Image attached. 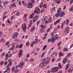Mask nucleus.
Listing matches in <instances>:
<instances>
[{"instance_id":"obj_47","label":"nucleus","mask_w":73,"mask_h":73,"mask_svg":"<svg viewBox=\"0 0 73 73\" xmlns=\"http://www.w3.org/2000/svg\"><path fill=\"white\" fill-rule=\"evenodd\" d=\"M12 64V62H10L9 64H8V65H11Z\"/></svg>"},{"instance_id":"obj_12","label":"nucleus","mask_w":73,"mask_h":73,"mask_svg":"<svg viewBox=\"0 0 73 73\" xmlns=\"http://www.w3.org/2000/svg\"><path fill=\"white\" fill-rule=\"evenodd\" d=\"M65 15V13H64V12L62 11V13L60 14V17H62L64 16V15Z\"/></svg>"},{"instance_id":"obj_25","label":"nucleus","mask_w":73,"mask_h":73,"mask_svg":"<svg viewBox=\"0 0 73 73\" xmlns=\"http://www.w3.org/2000/svg\"><path fill=\"white\" fill-rule=\"evenodd\" d=\"M54 38L56 40V39L57 40L58 39V37H57V35H55L54 37Z\"/></svg>"},{"instance_id":"obj_36","label":"nucleus","mask_w":73,"mask_h":73,"mask_svg":"<svg viewBox=\"0 0 73 73\" xmlns=\"http://www.w3.org/2000/svg\"><path fill=\"white\" fill-rule=\"evenodd\" d=\"M7 64H8V62L7 61H6L4 63V65H5V66L6 65H7Z\"/></svg>"},{"instance_id":"obj_6","label":"nucleus","mask_w":73,"mask_h":73,"mask_svg":"<svg viewBox=\"0 0 73 73\" xmlns=\"http://www.w3.org/2000/svg\"><path fill=\"white\" fill-rule=\"evenodd\" d=\"M28 7L29 8H32V3L30 2L28 5Z\"/></svg>"},{"instance_id":"obj_20","label":"nucleus","mask_w":73,"mask_h":73,"mask_svg":"<svg viewBox=\"0 0 73 73\" xmlns=\"http://www.w3.org/2000/svg\"><path fill=\"white\" fill-rule=\"evenodd\" d=\"M59 56H62L64 57V54H63V53H61V52H59Z\"/></svg>"},{"instance_id":"obj_59","label":"nucleus","mask_w":73,"mask_h":73,"mask_svg":"<svg viewBox=\"0 0 73 73\" xmlns=\"http://www.w3.org/2000/svg\"><path fill=\"white\" fill-rule=\"evenodd\" d=\"M12 69V70H15V68L14 67H13Z\"/></svg>"},{"instance_id":"obj_35","label":"nucleus","mask_w":73,"mask_h":73,"mask_svg":"<svg viewBox=\"0 0 73 73\" xmlns=\"http://www.w3.org/2000/svg\"><path fill=\"white\" fill-rule=\"evenodd\" d=\"M69 20L68 19H67L66 20V25H67V23H69Z\"/></svg>"},{"instance_id":"obj_40","label":"nucleus","mask_w":73,"mask_h":73,"mask_svg":"<svg viewBox=\"0 0 73 73\" xmlns=\"http://www.w3.org/2000/svg\"><path fill=\"white\" fill-rule=\"evenodd\" d=\"M5 53H3L1 55V56L2 57H3V56H5Z\"/></svg>"},{"instance_id":"obj_2","label":"nucleus","mask_w":73,"mask_h":73,"mask_svg":"<svg viewBox=\"0 0 73 73\" xmlns=\"http://www.w3.org/2000/svg\"><path fill=\"white\" fill-rule=\"evenodd\" d=\"M45 63L47 64H48L50 62V58H48L45 59V61H44Z\"/></svg>"},{"instance_id":"obj_14","label":"nucleus","mask_w":73,"mask_h":73,"mask_svg":"<svg viewBox=\"0 0 73 73\" xmlns=\"http://www.w3.org/2000/svg\"><path fill=\"white\" fill-rule=\"evenodd\" d=\"M45 64V62L44 61L43 62L41 63L39 65L40 66H43L44 65V64Z\"/></svg>"},{"instance_id":"obj_32","label":"nucleus","mask_w":73,"mask_h":73,"mask_svg":"<svg viewBox=\"0 0 73 73\" xmlns=\"http://www.w3.org/2000/svg\"><path fill=\"white\" fill-rule=\"evenodd\" d=\"M42 4H43V3L42 2L40 4V8H42Z\"/></svg>"},{"instance_id":"obj_24","label":"nucleus","mask_w":73,"mask_h":73,"mask_svg":"<svg viewBox=\"0 0 73 73\" xmlns=\"http://www.w3.org/2000/svg\"><path fill=\"white\" fill-rule=\"evenodd\" d=\"M35 26H33V28L31 29V32H33V31L35 30Z\"/></svg>"},{"instance_id":"obj_8","label":"nucleus","mask_w":73,"mask_h":73,"mask_svg":"<svg viewBox=\"0 0 73 73\" xmlns=\"http://www.w3.org/2000/svg\"><path fill=\"white\" fill-rule=\"evenodd\" d=\"M18 35V33H16L13 36V38H16L17 37V35Z\"/></svg>"},{"instance_id":"obj_30","label":"nucleus","mask_w":73,"mask_h":73,"mask_svg":"<svg viewBox=\"0 0 73 73\" xmlns=\"http://www.w3.org/2000/svg\"><path fill=\"white\" fill-rule=\"evenodd\" d=\"M15 46H13L11 47L10 48V50H13L14 49V48H15Z\"/></svg>"},{"instance_id":"obj_15","label":"nucleus","mask_w":73,"mask_h":73,"mask_svg":"<svg viewBox=\"0 0 73 73\" xmlns=\"http://www.w3.org/2000/svg\"><path fill=\"white\" fill-rule=\"evenodd\" d=\"M55 40H55L54 38H52V39H51V42H54Z\"/></svg>"},{"instance_id":"obj_27","label":"nucleus","mask_w":73,"mask_h":73,"mask_svg":"<svg viewBox=\"0 0 73 73\" xmlns=\"http://www.w3.org/2000/svg\"><path fill=\"white\" fill-rule=\"evenodd\" d=\"M32 53H33V54L34 53V54L35 55V56H36V55L37 54V52H35V51H34Z\"/></svg>"},{"instance_id":"obj_62","label":"nucleus","mask_w":73,"mask_h":73,"mask_svg":"<svg viewBox=\"0 0 73 73\" xmlns=\"http://www.w3.org/2000/svg\"><path fill=\"white\" fill-rule=\"evenodd\" d=\"M61 42H59V43H58L57 44L58 46H59V45H60V44H61Z\"/></svg>"},{"instance_id":"obj_53","label":"nucleus","mask_w":73,"mask_h":73,"mask_svg":"<svg viewBox=\"0 0 73 73\" xmlns=\"http://www.w3.org/2000/svg\"><path fill=\"white\" fill-rule=\"evenodd\" d=\"M8 62H11V61H12V59H9L8 60Z\"/></svg>"},{"instance_id":"obj_13","label":"nucleus","mask_w":73,"mask_h":73,"mask_svg":"<svg viewBox=\"0 0 73 73\" xmlns=\"http://www.w3.org/2000/svg\"><path fill=\"white\" fill-rule=\"evenodd\" d=\"M23 65H24V62H21L19 65V67L21 68V67L23 66Z\"/></svg>"},{"instance_id":"obj_56","label":"nucleus","mask_w":73,"mask_h":73,"mask_svg":"<svg viewBox=\"0 0 73 73\" xmlns=\"http://www.w3.org/2000/svg\"><path fill=\"white\" fill-rule=\"evenodd\" d=\"M40 27H42V28H44L45 27V26H44L42 25H40Z\"/></svg>"},{"instance_id":"obj_16","label":"nucleus","mask_w":73,"mask_h":73,"mask_svg":"<svg viewBox=\"0 0 73 73\" xmlns=\"http://www.w3.org/2000/svg\"><path fill=\"white\" fill-rule=\"evenodd\" d=\"M15 3H13L11 5L10 7V9H12L14 7H15Z\"/></svg>"},{"instance_id":"obj_22","label":"nucleus","mask_w":73,"mask_h":73,"mask_svg":"<svg viewBox=\"0 0 73 73\" xmlns=\"http://www.w3.org/2000/svg\"><path fill=\"white\" fill-rule=\"evenodd\" d=\"M43 20L45 21V20H46L48 19V17L47 16L44 17H43Z\"/></svg>"},{"instance_id":"obj_51","label":"nucleus","mask_w":73,"mask_h":73,"mask_svg":"<svg viewBox=\"0 0 73 73\" xmlns=\"http://www.w3.org/2000/svg\"><path fill=\"white\" fill-rule=\"evenodd\" d=\"M55 60H56V59H55V58H53L52 59V62H54V61H55Z\"/></svg>"},{"instance_id":"obj_34","label":"nucleus","mask_w":73,"mask_h":73,"mask_svg":"<svg viewBox=\"0 0 73 73\" xmlns=\"http://www.w3.org/2000/svg\"><path fill=\"white\" fill-rule=\"evenodd\" d=\"M54 68H53L51 70V72H55V70H54Z\"/></svg>"},{"instance_id":"obj_45","label":"nucleus","mask_w":73,"mask_h":73,"mask_svg":"<svg viewBox=\"0 0 73 73\" xmlns=\"http://www.w3.org/2000/svg\"><path fill=\"white\" fill-rule=\"evenodd\" d=\"M9 44V42H7L6 43V45L7 46V45H8Z\"/></svg>"},{"instance_id":"obj_48","label":"nucleus","mask_w":73,"mask_h":73,"mask_svg":"<svg viewBox=\"0 0 73 73\" xmlns=\"http://www.w3.org/2000/svg\"><path fill=\"white\" fill-rule=\"evenodd\" d=\"M23 44H21L20 45H19V44H17V46H23Z\"/></svg>"},{"instance_id":"obj_33","label":"nucleus","mask_w":73,"mask_h":73,"mask_svg":"<svg viewBox=\"0 0 73 73\" xmlns=\"http://www.w3.org/2000/svg\"><path fill=\"white\" fill-rule=\"evenodd\" d=\"M69 11H73V6L70 8L69 9Z\"/></svg>"},{"instance_id":"obj_52","label":"nucleus","mask_w":73,"mask_h":73,"mask_svg":"<svg viewBox=\"0 0 73 73\" xmlns=\"http://www.w3.org/2000/svg\"><path fill=\"white\" fill-rule=\"evenodd\" d=\"M44 12V9H42L41 10L40 12L41 13H42V12Z\"/></svg>"},{"instance_id":"obj_64","label":"nucleus","mask_w":73,"mask_h":73,"mask_svg":"<svg viewBox=\"0 0 73 73\" xmlns=\"http://www.w3.org/2000/svg\"><path fill=\"white\" fill-rule=\"evenodd\" d=\"M70 70L72 71H73V67H71L70 68Z\"/></svg>"},{"instance_id":"obj_61","label":"nucleus","mask_w":73,"mask_h":73,"mask_svg":"<svg viewBox=\"0 0 73 73\" xmlns=\"http://www.w3.org/2000/svg\"><path fill=\"white\" fill-rule=\"evenodd\" d=\"M6 17H7V16H4L3 17V20H5V18H6Z\"/></svg>"},{"instance_id":"obj_11","label":"nucleus","mask_w":73,"mask_h":73,"mask_svg":"<svg viewBox=\"0 0 73 73\" xmlns=\"http://www.w3.org/2000/svg\"><path fill=\"white\" fill-rule=\"evenodd\" d=\"M61 19H58L57 20V21L54 23V25H56L57 23H59L61 21Z\"/></svg>"},{"instance_id":"obj_49","label":"nucleus","mask_w":73,"mask_h":73,"mask_svg":"<svg viewBox=\"0 0 73 73\" xmlns=\"http://www.w3.org/2000/svg\"><path fill=\"white\" fill-rule=\"evenodd\" d=\"M25 61H26V62H28V58H26L25 59Z\"/></svg>"},{"instance_id":"obj_41","label":"nucleus","mask_w":73,"mask_h":73,"mask_svg":"<svg viewBox=\"0 0 73 73\" xmlns=\"http://www.w3.org/2000/svg\"><path fill=\"white\" fill-rule=\"evenodd\" d=\"M73 3V0H72L70 2V4H72Z\"/></svg>"},{"instance_id":"obj_17","label":"nucleus","mask_w":73,"mask_h":73,"mask_svg":"<svg viewBox=\"0 0 73 73\" xmlns=\"http://www.w3.org/2000/svg\"><path fill=\"white\" fill-rule=\"evenodd\" d=\"M65 30L66 31V33H68V32H69V28L68 27H66L65 29Z\"/></svg>"},{"instance_id":"obj_46","label":"nucleus","mask_w":73,"mask_h":73,"mask_svg":"<svg viewBox=\"0 0 73 73\" xmlns=\"http://www.w3.org/2000/svg\"><path fill=\"white\" fill-rule=\"evenodd\" d=\"M44 55H45V52H43L41 56V57H43V56H44Z\"/></svg>"},{"instance_id":"obj_9","label":"nucleus","mask_w":73,"mask_h":73,"mask_svg":"<svg viewBox=\"0 0 73 73\" xmlns=\"http://www.w3.org/2000/svg\"><path fill=\"white\" fill-rule=\"evenodd\" d=\"M38 16L36 15L35 17L33 19V22H35L37 19H38Z\"/></svg>"},{"instance_id":"obj_21","label":"nucleus","mask_w":73,"mask_h":73,"mask_svg":"<svg viewBox=\"0 0 73 73\" xmlns=\"http://www.w3.org/2000/svg\"><path fill=\"white\" fill-rule=\"evenodd\" d=\"M33 16H34V14H32L30 16V18L32 19L33 17Z\"/></svg>"},{"instance_id":"obj_54","label":"nucleus","mask_w":73,"mask_h":73,"mask_svg":"<svg viewBox=\"0 0 73 73\" xmlns=\"http://www.w3.org/2000/svg\"><path fill=\"white\" fill-rule=\"evenodd\" d=\"M4 63V62L3 61H2L0 63V64L1 65H3V64Z\"/></svg>"},{"instance_id":"obj_5","label":"nucleus","mask_w":73,"mask_h":73,"mask_svg":"<svg viewBox=\"0 0 73 73\" xmlns=\"http://www.w3.org/2000/svg\"><path fill=\"white\" fill-rule=\"evenodd\" d=\"M35 13H36L37 14H39L40 13V9H38L36 8L35 11H34Z\"/></svg>"},{"instance_id":"obj_4","label":"nucleus","mask_w":73,"mask_h":73,"mask_svg":"<svg viewBox=\"0 0 73 73\" xmlns=\"http://www.w3.org/2000/svg\"><path fill=\"white\" fill-rule=\"evenodd\" d=\"M36 41H34L33 42H31V46H33V44H36L37 43H38V40L37 39H36L35 40Z\"/></svg>"},{"instance_id":"obj_19","label":"nucleus","mask_w":73,"mask_h":73,"mask_svg":"<svg viewBox=\"0 0 73 73\" xmlns=\"http://www.w3.org/2000/svg\"><path fill=\"white\" fill-rule=\"evenodd\" d=\"M69 66H70V64H69L68 63L67 64L66 66V70L68 69V68H69Z\"/></svg>"},{"instance_id":"obj_28","label":"nucleus","mask_w":73,"mask_h":73,"mask_svg":"<svg viewBox=\"0 0 73 73\" xmlns=\"http://www.w3.org/2000/svg\"><path fill=\"white\" fill-rule=\"evenodd\" d=\"M68 49L66 48H64L63 49L64 52H66V51H68Z\"/></svg>"},{"instance_id":"obj_42","label":"nucleus","mask_w":73,"mask_h":73,"mask_svg":"<svg viewBox=\"0 0 73 73\" xmlns=\"http://www.w3.org/2000/svg\"><path fill=\"white\" fill-rule=\"evenodd\" d=\"M68 71L69 73H72V71L70 69L68 70Z\"/></svg>"},{"instance_id":"obj_60","label":"nucleus","mask_w":73,"mask_h":73,"mask_svg":"<svg viewBox=\"0 0 73 73\" xmlns=\"http://www.w3.org/2000/svg\"><path fill=\"white\" fill-rule=\"evenodd\" d=\"M13 18H14V16H12L11 17V19L12 20L13 19Z\"/></svg>"},{"instance_id":"obj_31","label":"nucleus","mask_w":73,"mask_h":73,"mask_svg":"<svg viewBox=\"0 0 73 73\" xmlns=\"http://www.w3.org/2000/svg\"><path fill=\"white\" fill-rule=\"evenodd\" d=\"M46 46H44L43 48V50H45V49L46 48Z\"/></svg>"},{"instance_id":"obj_18","label":"nucleus","mask_w":73,"mask_h":73,"mask_svg":"<svg viewBox=\"0 0 73 73\" xmlns=\"http://www.w3.org/2000/svg\"><path fill=\"white\" fill-rule=\"evenodd\" d=\"M55 70V72H57L58 70V67H55L54 68Z\"/></svg>"},{"instance_id":"obj_57","label":"nucleus","mask_w":73,"mask_h":73,"mask_svg":"<svg viewBox=\"0 0 73 73\" xmlns=\"http://www.w3.org/2000/svg\"><path fill=\"white\" fill-rule=\"evenodd\" d=\"M60 15H58V13H56L55 15V16L56 17H58V16H59Z\"/></svg>"},{"instance_id":"obj_39","label":"nucleus","mask_w":73,"mask_h":73,"mask_svg":"<svg viewBox=\"0 0 73 73\" xmlns=\"http://www.w3.org/2000/svg\"><path fill=\"white\" fill-rule=\"evenodd\" d=\"M29 42H27L26 43V46H29Z\"/></svg>"},{"instance_id":"obj_37","label":"nucleus","mask_w":73,"mask_h":73,"mask_svg":"<svg viewBox=\"0 0 73 73\" xmlns=\"http://www.w3.org/2000/svg\"><path fill=\"white\" fill-rule=\"evenodd\" d=\"M46 4H44L43 5V8H46Z\"/></svg>"},{"instance_id":"obj_63","label":"nucleus","mask_w":73,"mask_h":73,"mask_svg":"<svg viewBox=\"0 0 73 73\" xmlns=\"http://www.w3.org/2000/svg\"><path fill=\"white\" fill-rule=\"evenodd\" d=\"M63 27H64V24L62 23L61 28H63Z\"/></svg>"},{"instance_id":"obj_29","label":"nucleus","mask_w":73,"mask_h":73,"mask_svg":"<svg viewBox=\"0 0 73 73\" xmlns=\"http://www.w3.org/2000/svg\"><path fill=\"white\" fill-rule=\"evenodd\" d=\"M51 35L52 37H54V33L52 32L51 33Z\"/></svg>"},{"instance_id":"obj_38","label":"nucleus","mask_w":73,"mask_h":73,"mask_svg":"<svg viewBox=\"0 0 73 73\" xmlns=\"http://www.w3.org/2000/svg\"><path fill=\"white\" fill-rule=\"evenodd\" d=\"M16 15L17 16H19V15H20V12H18L16 14Z\"/></svg>"},{"instance_id":"obj_23","label":"nucleus","mask_w":73,"mask_h":73,"mask_svg":"<svg viewBox=\"0 0 73 73\" xmlns=\"http://www.w3.org/2000/svg\"><path fill=\"white\" fill-rule=\"evenodd\" d=\"M58 68L60 69H61L62 68V66H61V63H59L58 64Z\"/></svg>"},{"instance_id":"obj_3","label":"nucleus","mask_w":73,"mask_h":73,"mask_svg":"<svg viewBox=\"0 0 73 73\" xmlns=\"http://www.w3.org/2000/svg\"><path fill=\"white\" fill-rule=\"evenodd\" d=\"M22 29L23 31H24V32H25V30H26V29H27V27H26V25L24 24V25H23L22 26Z\"/></svg>"},{"instance_id":"obj_55","label":"nucleus","mask_w":73,"mask_h":73,"mask_svg":"<svg viewBox=\"0 0 73 73\" xmlns=\"http://www.w3.org/2000/svg\"><path fill=\"white\" fill-rule=\"evenodd\" d=\"M0 41L1 42H3L4 41V39H1Z\"/></svg>"},{"instance_id":"obj_44","label":"nucleus","mask_w":73,"mask_h":73,"mask_svg":"<svg viewBox=\"0 0 73 73\" xmlns=\"http://www.w3.org/2000/svg\"><path fill=\"white\" fill-rule=\"evenodd\" d=\"M31 24H29L28 25V28H30V27H31Z\"/></svg>"},{"instance_id":"obj_43","label":"nucleus","mask_w":73,"mask_h":73,"mask_svg":"<svg viewBox=\"0 0 73 73\" xmlns=\"http://www.w3.org/2000/svg\"><path fill=\"white\" fill-rule=\"evenodd\" d=\"M48 23H51V22H52V19H49L48 20Z\"/></svg>"},{"instance_id":"obj_58","label":"nucleus","mask_w":73,"mask_h":73,"mask_svg":"<svg viewBox=\"0 0 73 73\" xmlns=\"http://www.w3.org/2000/svg\"><path fill=\"white\" fill-rule=\"evenodd\" d=\"M49 31H50V29H48L46 31L47 32H48Z\"/></svg>"},{"instance_id":"obj_10","label":"nucleus","mask_w":73,"mask_h":73,"mask_svg":"<svg viewBox=\"0 0 73 73\" xmlns=\"http://www.w3.org/2000/svg\"><path fill=\"white\" fill-rule=\"evenodd\" d=\"M57 13H58V15H60L61 13H62V12L61 11V9L59 8L57 10Z\"/></svg>"},{"instance_id":"obj_50","label":"nucleus","mask_w":73,"mask_h":73,"mask_svg":"<svg viewBox=\"0 0 73 73\" xmlns=\"http://www.w3.org/2000/svg\"><path fill=\"white\" fill-rule=\"evenodd\" d=\"M40 21H38V23H36V24H37V25H38V24H40Z\"/></svg>"},{"instance_id":"obj_26","label":"nucleus","mask_w":73,"mask_h":73,"mask_svg":"<svg viewBox=\"0 0 73 73\" xmlns=\"http://www.w3.org/2000/svg\"><path fill=\"white\" fill-rule=\"evenodd\" d=\"M58 1H56V3L58 4H60V3H61V0H58Z\"/></svg>"},{"instance_id":"obj_1","label":"nucleus","mask_w":73,"mask_h":73,"mask_svg":"<svg viewBox=\"0 0 73 73\" xmlns=\"http://www.w3.org/2000/svg\"><path fill=\"white\" fill-rule=\"evenodd\" d=\"M71 55H72V54H70V53H68V54L67 57H66L62 61L63 64H65V63H66V61H67L68 58V57H70V56H71Z\"/></svg>"},{"instance_id":"obj_7","label":"nucleus","mask_w":73,"mask_h":73,"mask_svg":"<svg viewBox=\"0 0 73 73\" xmlns=\"http://www.w3.org/2000/svg\"><path fill=\"white\" fill-rule=\"evenodd\" d=\"M19 54V57H21V56L23 55V51H22V50H20L19 52L18 53Z\"/></svg>"}]
</instances>
